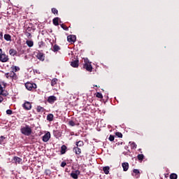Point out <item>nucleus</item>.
Wrapping results in <instances>:
<instances>
[{"label":"nucleus","instance_id":"obj_43","mask_svg":"<svg viewBox=\"0 0 179 179\" xmlns=\"http://www.w3.org/2000/svg\"><path fill=\"white\" fill-rule=\"evenodd\" d=\"M6 114H8V115H12V114H13L12 110L8 109V110H6Z\"/></svg>","mask_w":179,"mask_h":179},{"label":"nucleus","instance_id":"obj_48","mask_svg":"<svg viewBox=\"0 0 179 179\" xmlns=\"http://www.w3.org/2000/svg\"><path fill=\"white\" fill-rule=\"evenodd\" d=\"M65 166H66V162H62L61 164V167H65Z\"/></svg>","mask_w":179,"mask_h":179},{"label":"nucleus","instance_id":"obj_16","mask_svg":"<svg viewBox=\"0 0 179 179\" xmlns=\"http://www.w3.org/2000/svg\"><path fill=\"white\" fill-rule=\"evenodd\" d=\"M67 149H68V147H66V145H62L61 150H60L61 155H65L66 153Z\"/></svg>","mask_w":179,"mask_h":179},{"label":"nucleus","instance_id":"obj_6","mask_svg":"<svg viewBox=\"0 0 179 179\" xmlns=\"http://www.w3.org/2000/svg\"><path fill=\"white\" fill-rule=\"evenodd\" d=\"M48 103L50 104H54L57 101V96L52 95L48 97Z\"/></svg>","mask_w":179,"mask_h":179},{"label":"nucleus","instance_id":"obj_38","mask_svg":"<svg viewBox=\"0 0 179 179\" xmlns=\"http://www.w3.org/2000/svg\"><path fill=\"white\" fill-rule=\"evenodd\" d=\"M69 125H70V127H75V125H76V124L75 123V122H73V120H70L69 122Z\"/></svg>","mask_w":179,"mask_h":179},{"label":"nucleus","instance_id":"obj_23","mask_svg":"<svg viewBox=\"0 0 179 179\" xmlns=\"http://www.w3.org/2000/svg\"><path fill=\"white\" fill-rule=\"evenodd\" d=\"M47 120L49 121L50 122H51V121L54 120V115L52 113H49L47 115Z\"/></svg>","mask_w":179,"mask_h":179},{"label":"nucleus","instance_id":"obj_5","mask_svg":"<svg viewBox=\"0 0 179 179\" xmlns=\"http://www.w3.org/2000/svg\"><path fill=\"white\" fill-rule=\"evenodd\" d=\"M25 87L27 90H33V89H37V85L36 83H25Z\"/></svg>","mask_w":179,"mask_h":179},{"label":"nucleus","instance_id":"obj_32","mask_svg":"<svg viewBox=\"0 0 179 179\" xmlns=\"http://www.w3.org/2000/svg\"><path fill=\"white\" fill-rule=\"evenodd\" d=\"M83 141H77L76 143V145L78 147V148H81L82 146H83Z\"/></svg>","mask_w":179,"mask_h":179},{"label":"nucleus","instance_id":"obj_15","mask_svg":"<svg viewBox=\"0 0 179 179\" xmlns=\"http://www.w3.org/2000/svg\"><path fill=\"white\" fill-rule=\"evenodd\" d=\"M122 167H123V171H128V169H129V164H128V162H124L122 164Z\"/></svg>","mask_w":179,"mask_h":179},{"label":"nucleus","instance_id":"obj_35","mask_svg":"<svg viewBox=\"0 0 179 179\" xmlns=\"http://www.w3.org/2000/svg\"><path fill=\"white\" fill-rule=\"evenodd\" d=\"M61 27L63 30H65L66 31H68V30H69V28H68V27H66V25H65L64 24H62Z\"/></svg>","mask_w":179,"mask_h":179},{"label":"nucleus","instance_id":"obj_14","mask_svg":"<svg viewBox=\"0 0 179 179\" xmlns=\"http://www.w3.org/2000/svg\"><path fill=\"white\" fill-rule=\"evenodd\" d=\"M73 152H74V153H76V155H80V153H82V149H80L79 147H74L73 148Z\"/></svg>","mask_w":179,"mask_h":179},{"label":"nucleus","instance_id":"obj_19","mask_svg":"<svg viewBox=\"0 0 179 179\" xmlns=\"http://www.w3.org/2000/svg\"><path fill=\"white\" fill-rule=\"evenodd\" d=\"M59 50H61V48L58 45L55 44L53 45L52 51H53V52H58Z\"/></svg>","mask_w":179,"mask_h":179},{"label":"nucleus","instance_id":"obj_4","mask_svg":"<svg viewBox=\"0 0 179 179\" xmlns=\"http://www.w3.org/2000/svg\"><path fill=\"white\" fill-rule=\"evenodd\" d=\"M0 62H9V56H8L2 49H0Z\"/></svg>","mask_w":179,"mask_h":179},{"label":"nucleus","instance_id":"obj_30","mask_svg":"<svg viewBox=\"0 0 179 179\" xmlns=\"http://www.w3.org/2000/svg\"><path fill=\"white\" fill-rule=\"evenodd\" d=\"M5 139H6L5 136H0V145H5Z\"/></svg>","mask_w":179,"mask_h":179},{"label":"nucleus","instance_id":"obj_13","mask_svg":"<svg viewBox=\"0 0 179 179\" xmlns=\"http://www.w3.org/2000/svg\"><path fill=\"white\" fill-rule=\"evenodd\" d=\"M13 161L14 162V163H15V164H20L22 163V159L19 157H14L13 158Z\"/></svg>","mask_w":179,"mask_h":179},{"label":"nucleus","instance_id":"obj_21","mask_svg":"<svg viewBox=\"0 0 179 179\" xmlns=\"http://www.w3.org/2000/svg\"><path fill=\"white\" fill-rule=\"evenodd\" d=\"M71 65L73 66V68H78V66H79V60L71 62Z\"/></svg>","mask_w":179,"mask_h":179},{"label":"nucleus","instance_id":"obj_8","mask_svg":"<svg viewBox=\"0 0 179 179\" xmlns=\"http://www.w3.org/2000/svg\"><path fill=\"white\" fill-rule=\"evenodd\" d=\"M36 57L39 61H44L45 59V55L43 52H36Z\"/></svg>","mask_w":179,"mask_h":179},{"label":"nucleus","instance_id":"obj_34","mask_svg":"<svg viewBox=\"0 0 179 179\" xmlns=\"http://www.w3.org/2000/svg\"><path fill=\"white\" fill-rule=\"evenodd\" d=\"M178 178V176L176 173H171L170 175V179H177Z\"/></svg>","mask_w":179,"mask_h":179},{"label":"nucleus","instance_id":"obj_9","mask_svg":"<svg viewBox=\"0 0 179 179\" xmlns=\"http://www.w3.org/2000/svg\"><path fill=\"white\" fill-rule=\"evenodd\" d=\"M50 138H51V134L49 131H48L42 137V141H43V142H48V141H50Z\"/></svg>","mask_w":179,"mask_h":179},{"label":"nucleus","instance_id":"obj_7","mask_svg":"<svg viewBox=\"0 0 179 179\" xmlns=\"http://www.w3.org/2000/svg\"><path fill=\"white\" fill-rule=\"evenodd\" d=\"M22 107H23L24 110H27V111L29 110H31V103H30L29 101H25L22 104Z\"/></svg>","mask_w":179,"mask_h":179},{"label":"nucleus","instance_id":"obj_11","mask_svg":"<svg viewBox=\"0 0 179 179\" xmlns=\"http://www.w3.org/2000/svg\"><path fill=\"white\" fill-rule=\"evenodd\" d=\"M80 174V171L76 170L74 172H72L71 173V177H72V178H73V179H78V176Z\"/></svg>","mask_w":179,"mask_h":179},{"label":"nucleus","instance_id":"obj_12","mask_svg":"<svg viewBox=\"0 0 179 179\" xmlns=\"http://www.w3.org/2000/svg\"><path fill=\"white\" fill-rule=\"evenodd\" d=\"M9 94L7 91L3 90V87H2V85H0V96H3V97H6Z\"/></svg>","mask_w":179,"mask_h":179},{"label":"nucleus","instance_id":"obj_17","mask_svg":"<svg viewBox=\"0 0 179 179\" xmlns=\"http://www.w3.org/2000/svg\"><path fill=\"white\" fill-rule=\"evenodd\" d=\"M3 38L6 41H12V36L9 34H5Z\"/></svg>","mask_w":179,"mask_h":179},{"label":"nucleus","instance_id":"obj_36","mask_svg":"<svg viewBox=\"0 0 179 179\" xmlns=\"http://www.w3.org/2000/svg\"><path fill=\"white\" fill-rule=\"evenodd\" d=\"M52 13H53V15H58V10L55 8H52Z\"/></svg>","mask_w":179,"mask_h":179},{"label":"nucleus","instance_id":"obj_40","mask_svg":"<svg viewBox=\"0 0 179 179\" xmlns=\"http://www.w3.org/2000/svg\"><path fill=\"white\" fill-rule=\"evenodd\" d=\"M96 96L98 97V99H103V94L100 92H97Z\"/></svg>","mask_w":179,"mask_h":179},{"label":"nucleus","instance_id":"obj_49","mask_svg":"<svg viewBox=\"0 0 179 179\" xmlns=\"http://www.w3.org/2000/svg\"><path fill=\"white\" fill-rule=\"evenodd\" d=\"M95 87H97V85H94Z\"/></svg>","mask_w":179,"mask_h":179},{"label":"nucleus","instance_id":"obj_33","mask_svg":"<svg viewBox=\"0 0 179 179\" xmlns=\"http://www.w3.org/2000/svg\"><path fill=\"white\" fill-rule=\"evenodd\" d=\"M38 45L40 48H43V47L45 45V43H44V41H41L38 43Z\"/></svg>","mask_w":179,"mask_h":179},{"label":"nucleus","instance_id":"obj_20","mask_svg":"<svg viewBox=\"0 0 179 179\" xmlns=\"http://www.w3.org/2000/svg\"><path fill=\"white\" fill-rule=\"evenodd\" d=\"M9 54L11 57H15V55H17V51L15 49H10Z\"/></svg>","mask_w":179,"mask_h":179},{"label":"nucleus","instance_id":"obj_26","mask_svg":"<svg viewBox=\"0 0 179 179\" xmlns=\"http://www.w3.org/2000/svg\"><path fill=\"white\" fill-rule=\"evenodd\" d=\"M36 111H37V113H44V111H45V109H44V108L38 106L36 108Z\"/></svg>","mask_w":179,"mask_h":179},{"label":"nucleus","instance_id":"obj_45","mask_svg":"<svg viewBox=\"0 0 179 179\" xmlns=\"http://www.w3.org/2000/svg\"><path fill=\"white\" fill-rule=\"evenodd\" d=\"M109 141H110V142L114 141V136L110 135V136H109Z\"/></svg>","mask_w":179,"mask_h":179},{"label":"nucleus","instance_id":"obj_29","mask_svg":"<svg viewBox=\"0 0 179 179\" xmlns=\"http://www.w3.org/2000/svg\"><path fill=\"white\" fill-rule=\"evenodd\" d=\"M103 171L105 174H108V173H110V166H104L103 168Z\"/></svg>","mask_w":179,"mask_h":179},{"label":"nucleus","instance_id":"obj_24","mask_svg":"<svg viewBox=\"0 0 179 179\" xmlns=\"http://www.w3.org/2000/svg\"><path fill=\"white\" fill-rule=\"evenodd\" d=\"M25 29H26L25 31L31 32V30H33V24H29V25L28 27H27V25H26Z\"/></svg>","mask_w":179,"mask_h":179},{"label":"nucleus","instance_id":"obj_3","mask_svg":"<svg viewBox=\"0 0 179 179\" xmlns=\"http://www.w3.org/2000/svg\"><path fill=\"white\" fill-rule=\"evenodd\" d=\"M6 79H10L11 80H17V75L15 71H10L9 73H5Z\"/></svg>","mask_w":179,"mask_h":179},{"label":"nucleus","instance_id":"obj_39","mask_svg":"<svg viewBox=\"0 0 179 179\" xmlns=\"http://www.w3.org/2000/svg\"><path fill=\"white\" fill-rule=\"evenodd\" d=\"M24 34L27 36L28 38H29V37H31V33L28 32L27 31H24Z\"/></svg>","mask_w":179,"mask_h":179},{"label":"nucleus","instance_id":"obj_18","mask_svg":"<svg viewBox=\"0 0 179 179\" xmlns=\"http://www.w3.org/2000/svg\"><path fill=\"white\" fill-rule=\"evenodd\" d=\"M59 17H56L52 20V23L55 26H59Z\"/></svg>","mask_w":179,"mask_h":179},{"label":"nucleus","instance_id":"obj_46","mask_svg":"<svg viewBox=\"0 0 179 179\" xmlns=\"http://www.w3.org/2000/svg\"><path fill=\"white\" fill-rule=\"evenodd\" d=\"M0 40H3V32L0 31Z\"/></svg>","mask_w":179,"mask_h":179},{"label":"nucleus","instance_id":"obj_22","mask_svg":"<svg viewBox=\"0 0 179 179\" xmlns=\"http://www.w3.org/2000/svg\"><path fill=\"white\" fill-rule=\"evenodd\" d=\"M20 71V68L17 66H11V71L13 72H19Z\"/></svg>","mask_w":179,"mask_h":179},{"label":"nucleus","instance_id":"obj_37","mask_svg":"<svg viewBox=\"0 0 179 179\" xmlns=\"http://www.w3.org/2000/svg\"><path fill=\"white\" fill-rule=\"evenodd\" d=\"M53 135L54 136H59L61 135V133L58 131L57 130H53Z\"/></svg>","mask_w":179,"mask_h":179},{"label":"nucleus","instance_id":"obj_25","mask_svg":"<svg viewBox=\"0 0 179 179\" xmlns=\"http://www.w3.org/2000/svg\"><path fill=\"white\" fill-rule=\"evenodd\" d=\"M133 173L135 174L136 178H139L141 172L138 169H134Z\"/></svg>","mask_w":179,"mask_h":179},{"label":"nucleus","instance_id":"obj_42","mask_svg":"<svg viewBox=\"0 0 179 179\" xmlns=\"http://www.w3.org/2000/svg\"><path fill=\"white\" fill-rule=\"evenodd\" d=\"M115 135L117 136V138H122V133L121 132H116Z\"/></svg>","mask_w":179,"mask_h":179},{"label":"nucleus","instance_id":"obj_2","mask_svg":"<svg viewBox=\"0 0 179 179\" xmlns=\"http://www.w3.org/2000/svg\"><path fill=\"white\" fill-rule=\"evenodd\" d=\"M84 65L83 68L84 69H86L88 72H92L93 71V66H92V62L89 60V59L85 58L84 59Z\"/></svg>","mask_w":179,"mask_h":179},{"label":"nucleus","instance_id":"obj_27","mask_svg":"<svg viewBox=\"0 0 179 179\" xmlns=\"http://www.w3.org/2000/svg\"><path fill=\"white\" fill-rule=\"evenodd\" d=\"M137 159L139 162H143L145 159V155H143V154H139L137 156Z\"/></svg>","mask_w":179,"mask_h":179},{"label":"nucleus","instance_id":"obj_44","mask_svg":"<svg viewBox=\"0 0 179 179\" xmlns=\"http://www.w3.org/2000/svg\"><path fill=\"white\" fill-rule=\"evenodd\" d=\"M6 99V98H5V96L0 95V104L1 103H2V101H3V100Z\"/></svg>","mask_w":179,"mask_h":179},{"label":"nucleus","instance_id":"obj_41","mask_svg":"<svg viewBox=\"0 0 179 179\" xmlns=\"http://www.w3.org/2000/svg\"><path fill=\"white\" fill-rule=\"evenodd\" d=\"M130 145H131V148H132V149H136V148H137L136 143L133 142Z\"/></svg>","mask_w":179,"mask_h":179},{"label":"nucleus","instance_id":"obj_31","mask_svg":"<svg viewBox=\"0 0 179 179\" xmlns=\"http://www.w3.org/2000/svg\"><path fill=\"white\" fill-rule=\"evenodd\" d=\"M57 83H58V79L53 78L51 81V86H55V85H57Z\"/></svg>","mask_w":179,"mask_h":179},{"label":"nucleus","instance_id":"obj_47","mask_svg":"<svg viewBox=\"0 0 179 179\" xmlns=\"http://www.w3.org/2000/svg\"><path fill=\"white\" fill-rule=\"evenodd\" d=\"M34 73H38V75H40V73H41L40 72V70H38V69H34Z\"/></svg>","mask_w":179,"mask_h":179},{"label":"nucleus","instance_id":"obj_1","mask_svg":"<svg viewBox=\"0 0 179 179\" xmlns=\"http://www.w3.org/2000/svg\"><path fill=\"white\" fill-rule=\"evenodd\" d=\"M20 132L25 136H30L33 133V130L31 129V127L28 124H24V126H21Z\"/></svg>","mask_w":179,"mask_h":179},{"label":"nucleus","instance_id":"obj_10","mask_svg":"<svg viewBox=\"0 0 179 179\" xmlns=\"http://www.w3.org/2000/svg\"><path fill=\"white\" fill-rule=\"evenodd\" d=\"M67 41H69V43H71V44H72V43H75V41H76V36H75V35L68 36Z\"/></svg>","mask_w":179,"mask_h":179},{"label":"nucleus","instance_id":"obj_28","mask_svg":"<svg viewBox=\"0 0 179 179\" xmlns=\"http://www.w3.org/2000/svg\"><path fill=\"white\" fill-rule=\"evenodd\" d=\"M26 44H27V45H28V47L31 48V47H33V45H34V42H33V41L27 40L26 41Z\"/></svg>","mask_w":179,"mask_h":179}]
</instances>
